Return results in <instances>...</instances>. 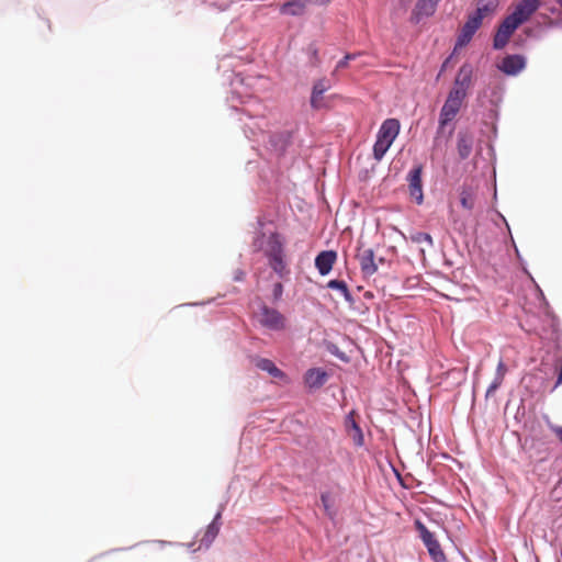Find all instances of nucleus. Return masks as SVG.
<instances>
[{
	"label": "nucleus",
	"instance_id": "nucleus-1",
	"mask_svg": "<svg viewBox=\"0 0 562 562\" xmlns=\"http://www.w3.org/2000/svg\"><path fill=\"white\" fill-rule=\"evenodd\" d=\"M400 127V122L396 119H387L382 123L373 146V157L375 160L380 161L383 158L398 135Z\"/></svg>",
	"mask_w": 562,
	"mask_h": 562
},
{
	"label": "nucleus",
	"instance_id": "nucleus-2",
	"mask_svg": "<svg viewBox=\"0 0 562 562\" xmlns=\"http://www.w3.org/2000/svg\"><path fill=\"white\" fill-rule=\"evenodd\" d=\"M465 98L457 90H450L440 110L438 133H441L445 126L456 119Z\"/></svg>",
	"mask_w": 562,
	"mask_h": 562
},
{
	"label": "nucleus",
	"instance_id": "nucleus-3",
	"mask_svg": "<svg viewBox=\"0 0 562 562\" xmlns=\"http://www.w3.org/2000/svg\"><path fill=\"white\" fill-rule=\"evenodd\" d=\"M415 526L434 562H446V555L435 535L430 532L419 520H416Z\"/></svg>",
	"mask_w": 562,
	"mask_h": 562
},
{
	"label": "nucleus",
	"instance_id": "nucleus-4",
	"mask_svg": "<svg viewBox=\"0 0 562 562\" xmlns=\"http://www.w3.org/2000/svg\"><path fill=\"white\" fill-rule=\"evenodd\" d=\"M519 21H516L514 16L510 14L507 15L503 22L499 24L496 34L493 40V46L495 49H502L504 48L510 36L514 34V32L519 27Z\"/></svg>",
	"mask_w": 562,
	"mask_h": 562
},
{
	"label": "nucleus",
	"instance_id": "nucleus-5",
	"mask_svg": "<svg viewBox=\"0 0 562 562\" xmlns=\"http://www.w3.org/2000/svg\"><path fill=\"white\" fill-rule=\"evenodd\" d=\"M422 172L423 167L418 165L415 166L407 175L409 195L417 204H422L424 201Z\"/></svg>",
	"mask_w": 562,
	"mask_h": 562
},
{
	"label": "nucleus",
	"instance_id": "nucleus-6",
	"mask_svg": "<svg viewBox=\"0 0 562 562\" xmlns=\"http://www.w3.org/2000/svg\"><path fill=\"white\" fill-rule=\"evenodd\" d=\"M356 258L359 261L363 276L371 277L378 271V265L375 263L373 249L359 247Z\"/></svg>",
	"mask_w": 562,
	"mask_h": 562
},
{
	"label": "nucleus",
	"instance_id": "nucleus-7",
	"mask_svg": "<svg viewBox=\"0 0 562 562\" xmlns=\"http://www.w3.org/2000/svg\"><path fill=\"white\" fill-rule=\"evenodd\" d=\"M473 68L469 64L460 67L451 90H457L461 95L467 97L472 85Z\"/></svg>",
	"mask_w": 562,
	"mask_h": 562
},
{
	"label": "nucleus",
	"instance_id": "nucleus-8",
	"mask_svg": "<svg viewBox=\"0 0 562 562\" xmlns=\"http://www.w3.org/2000/svg\"><path fill=\"white\" fill-rule=\"evenodd\" d=\"M260 323L262 326L272 329L281 330L284 328V317L274 308L263 306L260 313Z\"/></svg>",
	"mask_w": 562,
	"mask_h": 562
},
{
	"label": "nucleus",
	"instance_id": "nucleus-9",
	"mask_svg": "<svg viewBox=\"0 0 562 562\" xmlns=\"http://www.w3.org/2000/svg\"><path fill=\"white\" fill-rule=\"evenodd\" d=\"M541 0H520L510 14L521 25L538 10Z\"/></svg>",
	"mask_w": 562,
	"mask_h": 562
},
{
	"label": "nucleus",
	"instance_id": "nucleus-10",
	"mask_svg": "<svg viewBox=\"0 0 562 562\" xmlns=\"http://www.w3.org/2000/svg\"><path fill=\"white\" fill-rule=\"evenodd\" d=\"M481 25H482V21L479 20L473 14H471L460 31V34L457 40L456 48L463 47L467 44H469L470 41L472 40L473 35L480 29Z\"/></svg>",
	"mask_w": 562,
	"mask_h": 562
},
{
	"label": "nucleus",
	"instance_id": "nucleus-11",
	"mask_svg": "<svg viewBox=\"0 0 562 562\" xmlns=\"http://www.w3.org/2000/svg\"><path fill=\"white\" fill-rule=\"evenodd\" d=\"M526 66V60L521 55H508L503 58L499 70L508 76H516Z\"/></svg>",
	"mask_w": 562,
	"mask_h": 562
},
{
	"label": "nucleus",
	"instance_id": "nucleus-12",
	"mask_svg": "<svg viewBox=\"0 0 562 562\" xmlns=\"http://www.w3.org/2000/svg\"><path fill=\"white\" fill-rule=\"evenodd\" d=\"M337 260V252L334 250L321 251L315 258V267L321 276H326L333 269Z\"/></svg>",
	"mask_w": 562,
	"mask_h": 562
},
{
	"label": "nucleus",
	"instance_id": "nucleus-13",
	"mask_svg": "<svg viewBox=\"0 0 562 562\" xmlns=\"http://www.w3.org/2000/svg\"><path fill=\"white\" fill-rule=\"evenodd\" d=\"M305 384L310 389H319L327 381V373L319 368L308 369L304 375Z\"/></svg>",
	"mask_w": 562,
	"mask_h": 562
},
{
	"label": "nucleus",
	"instance_id": "nucleus-14",
	"mask_svg": "<svg viewBox=\"0 0 562 562\" xmlns=\"http://www.w3.org/2000/svg\"><path fill=\"white\" fill-rule=\"evenodd\" d=\"M473 147V135L468 132H459L457 139V149L460 159H467L471 153Z\"/></svg>",
	"mask_w": 562,
	"mask_h": 562
},
{
	"label": "nucleus",
	"instance_id": "nucleus-15",
	"mask_svg": "<svg viewBox=\"0 0 562 562\" xmlns=\"http://www.w3.org/2000/svg\"><path fill=\"white\" fill-rule=\"evenodd\" d=\"M499 0H479L475 12L473 13L479 20L483 21L491 16L497 9Z\"/></svg>",
	"mask_w": 562,
	"mask_h": 562
},
{
	"label": "nucleus",
	"instance_id": "nucleus-16",
	"mask_svg": "<svg viewBox=\"0 0 562 562\" xmlns=\"http://www.w3.org/2000/svg\"><path fill=\"white\" fill-rule=\"evenodd\" d=\"M265 252L268 259L283 256V244L280 239L279 234L272 233L268 237L267 248Z\"/></svg>",
	"mask_w": 562,
	"mask_h": 562
},
{
	"label": "nucleus",
	"instance_id": "nucleus-17",
	"mask_svg": "<svg viewBox=\"0 0 562 562\" xmlns=\"http://www.w3.org/2000/svg\"><path fill=\"white\" fill-rule=\"evenodd\" d=\"M255 364L258 369L268 372L272 378L281 380L286 378L285 373L281 371L270 359L257 358L255 360Z\"/></svg>",
	"mask_w": 562,
	"mask_h": 562
},
{
	"label": "nucleus",
	"instance_id": "nucleus-18",
	"mask_svg": "<svg viewBox=\"0 0 562 562\" xmlns=\"http://www.w3.org/2000/svg\"><path fill=\"white\" fill-rule=\"evenodd\" d=\"M437 3L438 2L435 0H418L415 8V13L417 15L426 16L432 15L436 11Z\"/></svg>",
	"mask_w": 562,
	"mask_h": 562
},
{
	"label": "nucleus",
	"instance_id": "nucleus-19",
	"mask_svg": "<svg viewBox=\"0 0 562 562\" xmlns=\"http://www.w3.org/2000/svg\"><path fill=\"white\" fill-rule=\"evenodd\" d=\"M220 518V514L215 517V519L207 526L204 536L201 539L202 543L209 546L217 536L220 531V525L217 524V519Z\"/></svg>",
	"mask_w": 562,
	"mask_h": 562
},
{
	"label": "nucleus",
	"instance_id": "nucleus-20",
	"mask_svg": "<svg viewBox=\"0 0 562 562\" xmlns=\"http://www.w3.org/2000/svg\"><path fill=\"white\" fill-rule=\"evenodd\" d=\"M327 288L339 291L340 294L344 296V299L347 302H351L352 301L350 291L348 290V286H347L345 281H341V280H330L327 283Z\"/></svg>",
	"mask_w": 562,
	"mask_h": 562
},
{
	"label": "nucleus",
	"instance_id": "nucleus-21",
	"mask_svg": "<svg viewBox=\"0 0 562 562\" xmlns=\"http://www.w3.org/2000/svg\"><path fill=\"white\" fill-rule=\"evenodd\" d=\"M269 265L280 277H283L288 272L283 256L269 259Z\"/></svg>",
	"mask_w": 562,
	"mask_h": 562
},
{
	"label": "nucleus",
	"instance_id": "nucleus-22",
	"mask_svg": "<svg viewBox=\"0 0 562 562\" xmlns=\"http://www.w3.org/2000/svg\"><path fill=\"white\" fill-rule=\"evenodd\" d=\"M460 203L462 207L472 210L474 207V198L470 191L463 190L460 194Z\"/></svg>",
	"mask_w": 562,
	"mask_h": 562
},
{
	"label": "nucleus",
	"instance_id": "nucleus-23",
	"mask_svg": "<svg viewBox=\"0 0 562 562\" xmlns=\"http://www.w3.org/2000/svg\"><path fill=\"white\" fill-rule=\"evenodd\" d=\"M504 379V376L495 374L494 380L486 390V397L493 395L496 392V390L502 385Z\"/></svg>",
	"mask_w": 562,
	"mask_h": 562
},
{
	"label": "nucleus",
	"instance_id": "nucleus-24",
	"mask_svg": "<svg viewBox=\"0 0 562 562\" xmlns=\"http://www.w3.org/2000/svg\"><path fill=\"white\" fill-rule=\"evenodd\" d=\"M329 83L326 79H319L313 86V90L316 94H322L329 89Z\"/></svg>",
	"mask_w": 562,
	"mask_h": 562
},
{
	"label": "nucleus",
	"instance_id": "nucleus-25",
	"mask_svg": "<svg viewBox=\"0 0 562 562\" xmlns=\"http://www.w3.org/2000/svg\"><path fill=\"white\" fill-rule=\"evenodd\" d=\"M322 99H323V95L322 94H316L315 91L313 90L312 91V97H311V105H312V108L319 109L322 106Z\"/></svg>",
	"mask_w": 562,
	"mask_h": 562
},
{
	"label": "nucleus",
	"instance_id": "nucleus-26",
	"mask_svg": "<svg viewBox=\"0 0 562 562\" xmlns=\"http://www.w3.org/2000/svg\"><path fill=\"white\" fill-rule=\"evenodd\" d=\"M353 58H355V55L347 54L341 60L338 61V64L336 66V70L347 67L348 61Z\"/></svg>",
	"mask_w": 562,
	"mask_h": 562
},
{
	"label": "nucleus",
	"instance_id": "nucleus-27",
	"mask_svg": "<svg viewBox=\"0 0 562 562\" xmlns=\"http://www.w3.org/2000/svg\"><path fill=\"white\" fill-rule=\"evenodd\" d=\"M352 427H353L355 431L357 432V439H355V442H356V445L361 446L363 443V436H362L361 429L356 423H353Z\"/></svg>",
	"mask_w": 562,
	"mask_h": 562
},
{
	"label": "nucleus",
	"instance_id": "nucleus-28",
	"mask_svg": "<svg viewBox=\"0 0 562 562\" xmlns=\"http://www.w3.org/2000/svg\"><path fill=\"white\" fill-rule=\"evenodd\" d=\"M530 439H531V447H533L536 441H539L542 439L541 430H537L536 428H532Z\"/></svg>",
	"mask_w": 562,
	"mask_h": 562
},
{
	"label": "nucleus",
	"instance_id": "nucleus-29",
	"mask_svg": "<svg viewBox=\"0 0 562 562\" xmlns=\"http://www.w3.org/2000/svg\"><path fill=\"white\" fill-rule=\"evenodd\" d=\"M417 241H420V243H428L429 245L432 244V238L429 234L427 233H419L417 238H416Z\"/></svg>",
	"mask_w": 562,
	"mask_h": 562
},
{
	"label": "nucleus",
	"instance_id": "nucleus-30",
	"mask_svg": "<svg viewBox=\"0 0 562 562\" xmlns=\"http://www.w3.org/2000/svg\"><path fill=\"white\" fill-rule=\"evenodd\" d=\"M506 373H507V367H506V364L504 363L503 360H499V362L497 364V368H496V373L495 374L502 375V376L505 378Z\"/></svg>",
	"mask_w": 562,
	"mask_h": 562
},
{
	"label": "nucleus",
	"instance_id": "nucleus-31",
	"mask_svg": "<svg viewBox=\"0 0 562 562\" xmlns=\"http://www.w3.org/2000/svg\"><path fill=\"white\" fill-rule=\"evenodd\" d=\"M321 501H322V503L324 505V508H325L326 513L330 514L329 513V508L330 507H329V503H328L329 502L328 495L327 494H322L321 495Z\"/></svg>",
	"mask_w": 562,
	"mask_h": 562
},
{
	"label": "nucleus",
	"instance_id": "nucleus-32",
	"mask_svg": "<svg viewBox=\"0 0 562 562\" xmlns=\"http://www.w3.org/2000/svg\"><path fill=\"white\" fill-rule=\"evenodd\" d=\"M273 292H274V296L276 297L280 296L282 294V284L281 283H277L274 285Z\"/></svg>",
	"mask_w": 562,
	"mask_h": 562
},
{
	"label": "nucleus",
	"instance_id": "nucleus-33",
	"mask_svg": "<svg viewBox=\"0 0 562 562\" xmlns=\"http://www.w3.org/2000/svg\"><path fill=\"white\" fill-rule=\"evenodd\" d=\"M314 3H317V4H326L328 3L330 0H312Z\"/></svg>",
	"mask_w": 562,
	"mask_h": 562
},
{
	"label": "nucleus",
	"instance_id": "nucleus-34",
	"mask_svg": "<svg viewBox=\"0 0 562 562\" xmlns=\"http://www.w3.org/2000/svg\"><path fill=\"white\" fill-rule=\"evenodd\" d=\"M295 3L294 2H288L286 4H284L283 7V11H286L288 8L294 5Z\"/></svg>",
	"mask_w": 562,
	"mask_h": 562
},
{
	"label": "nucleus",
	"instance_id": "nucleus-35",
	"mask_svg": "<svg viewBox=\"0 0 562 562\" xmlns=\"http://www.w3.org/2000/svg\"><path fill=\"white\" fill-rule=\"evenodd\" d=\"M436 2H438L439 0H435Z\"/></svg>",
	"mask_w": 562,
	"mask_h": 562
}]
</instances>
